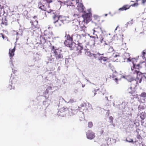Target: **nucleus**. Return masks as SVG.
<instances>
[{
    "instance_id": "nucleus-8",
    "label": "nucleus",
    "mask_w": 146,
    "mask_h": 146,
    "mask_svg": "<svg viewBox=\"0 0 146 146\" xmlns=\"http://www.w3.org/2000/svg\"><path fill=\"white\" fill-rule=\"evenodd\" d=\"M83 34L82 33L81 35L75 33L73 34V41L78 43H79L82 39L81 35L83 36Z\"/></svg>"
},
{
    "instance_id": "nucleus-17",
    "label": "nucleus",
    "mask_w": 146,
    "mask_h": 146,
    "mask_svg": "<svg viewBox=\"0 0 146 146\" xmlns=\"http://www.w3.org/2000/svg\"><path fill=\"white\" fill-rule=\"evenodd\" d=\"M90 37L92 38V39L90 40V41L92 42V44L94 45L96 42V37L94 36H90Z\"/></svg>"
},
{
    "instance_id": "nucleus-35",
    "label": "nucleus",
    "mask_w": 146,
    "mask_h": 146,
    "mask_svg": "<svg viewBox=\"0 0 146 146\" xmlns=\"http://www.w3.org/2000/svg\"><path fill=\"white\" fill-rule=\"evenodd\" d=\"M145 62L144 63H143V66L144 67L145 66V67H146V62Z\"/></svg>"
},
{
    "instance_id": "nucleus-24",
    "label": "nucleus",
    "mask_w": 146,
    "mask_h": 146,
    "mask_svg": "<svg viewBox=\"0 0 146 146\" xmlns=\"http://www.w3.org/2000/svg\"><path fill=\"white\" fill-rule=\"evenodd\" d=\"M91 14L90 13H86L84 15V17L85 18L88 19L91 16Z\"/></svg>"
},
{
    "instance_id": "nucleus-31",
    "label": "nucleus",
    "mask_w": 146,
    "mask_h": 146,
    "mask_svg": "<svg viewBox=\"0 0 146 146\" xmlns=\"http://www.w3.org/2000/svg\"><path fill=\"white\" fill-rule=\"evenodd\" d=\"M94 18V19H98L99 18V17L97 16H96V15H94V17H93Z\"/></svg>"
},
{
    "instance_id": "nucleus-38",
    "label": "nucleus",
    "mask_w": 146,
    "mask_h": 146,
    "mask_svg": "<svg viewBox=\"0 0 146 146\" xmlns=\"http://www.w3.org/2000/svg\"><path fill=\"white\" fill-rule=\"evenodd\" d=\"M52 89V88L50 86H48V89L49 90H51Z\"/></svg>"
},
{
    "instance_id": "nucleus-23",
    "label": "nucleus",
    "mask_w": 146,
    "mask_h": 146,
    "mask_svg": "<svg viewBox=\"0 0 146 146\" xmlns=\"http://www.w3.org/2000/svg\"><path fill=\"white\" fill-rule=\"evenodd\" d=\"M77 4V7L78 8V9H83V5L82 3H81L80 2L78 3Z\"/></svg>"
},
{
    "instance_id": "nucleus-50",
    "label": "nucleus",
    "mask_w": 146,
    "mask_h": 146,
    "mask_svg": "<svg viewBox=\"0 0 146 146\" xmlns=\"http://www.w3.org/2000/svg\"><path fill=\"white\" fill-rule=\"evenodd\" d=\"M33 31H35V30H33Z\"/></svg>"
},
{
    "instance_id": "nucleus-2",
    "label": "nucleus",
    "mask_w": 146,
    "mask_h": 146,
    "mask_svg": "<svg viewBox=\"0 0 146 146\" xmlns=\"http://www.w3.org/2000/svg\"><path fill=\"white\" fill-rule=\"evenodd\" d=\"M127 60L129 62H131L133 64V67L131 68L132 71H133L134 69L135 70V71L136 73L138 75V74H140L141 73L140 72L139 70L141 69L143 66V63L144 62H141L138 64H136V63L137 62V60L135 58H132L131 59L130 58L128 59Z\"/></svg>"
},
{
    "instance_id": "nucleus-4",
    "label": "nucleus",
    "mask_w": 146,
    "mask_h": 146,
    "mask_svg": "<svg viewBox=\"0 0 146 146\" xmlns=\"http://www.w3.org/2000/svg\"><path fill=\"white\" fill-rule=\"evenodd\" d=\"M50 48L52 53L56 58V59L60 60L63 58V56L62 53V50L60 48H57L53 46H51Z\"/></svg>"
},
{
    "instance_id": "nucleus-28",
    "label": "nucleus",
    "mask_w": 146,
    "mask_h": 146,
    "mask_svg": "<svg viewBox=\"0 0 146 146\" xmlns=\"http://www.w3.org/2000/svg\"><path fill=\"white\" fill-rule=\"evenodd\" d=\"M140 96L143 97H146V93L145 92L142 93Z\"/></svg>"
},
{
    "instance_id": "nucleus-40",
    "label": "nucleus",
    "mask_w": 146,
    "mask_h": 146,
    "mask_svg": "<svg viewBox=\"0 0 146 146\" xmlns=\"http://www.w3.org/2000/svg\"><path fill=\"white\" fill-rule=\"evenodd\" d=\"M142 77H141V78L139 80V83H140L141 82V80H142Z\"/></svg>"
},
{
    "instance_id": "nucleus-16",
    "label": "nucleus",
    "mask_w": 146,
    "mask_h": 146,
    "mask_svg": "<svg viewBox=\"0 0 146 146\" xmlns=\"http://www.w3.org/2000/svg\"><path fill=\"white\" fill-rule=\"evenodd\" d=\"M15 47L11 49H9V57H11V58L12 57H13L14 55V52L15 51Z\"/></svg>"
},
{
    "instance_id": "nucleus-42",
    "label": "nucleus",
    "mask_w": 146,
    "mask_h": 146,
    "mask_svg": "<svg viewBox=\"0 0 146 146\" xmlns=\"http://www.w3.org/2000/svg\"><path fill=\"white\" fill-rule=\"evenodd\" d=\"M140 130V129H136V131H139Z\"/></svg>"
},
{
    "instance_id": "nucleus-26",
    "label": "nucleus",
    "mask_w": 146,
    "mask_h": 146,
    "mask_svg": "<svg viewBox=\"0 0 146 146\" xmlns=\"http://www.w3.org/2000/svg\"><path fill=\"white\" fill-rule=\"evenodd\" d=\"M109 122L112 123L113 119V117L111 116H110L109 117Z\"/></svg>"
},
{
    "instance_id": "nucleus-49",
    "label": "nucleus",
    "mask_w": 146,
    "mask_h": 146,
    "mask_svg": "<svg viewBox=\"0 0 146 146\" xmlns=\"http://www.w3.org/2000/svg\"><path fill=\"white\" fill-rule=\"evenodd\" d=\"M107 15V14H106V15H105V16H106Z\"/></svg>"
},
{
    "instance_id": "nucleus-39",
    "label": "nucleus",
    "mask_w": 146,
    "mask_h": 146,
    "mask_svg": "<svg viewBox=\"0 0 146 146\" xmlns=\"http://www.w3.org/2000/svg\"><path fill=\"white\" fill-rule=\"evenodd\" d=\"M141 125H143V124L144 123V121H143V120H142L141 121Z\"/></svg>"
},
{
    "instance_id": "nucleus-19",
    "label": "nucleus",
    "mask_w": 146,
    "mask_h": 146,
    "mask_svg": "<svg viewBox=\"0 0 146 146\" xmlns=\"http://www.w3.org/2000/svg\"><path fill=\"white\" fill-rule=\"evenodd\" d=\"M79 28H78L77 31L78 32H80L81 31V32H84L85 29L86 28L84 26L83 27H79Z\"/></svg>"
},
{
    "instance_id": "nucleus-3",
    "label": "nucleus",
    "mask_w": 146,
    "mask_h": 146,
    "mask_svg": "<svg viewBox=\"0 0 146 146\" xmlns=\"http://www.w3.org/2000/svg\"><path fill=\"white\" fill-rule=\"evenodd\" d=\"M77 110L68 109L67 108H62L61 111L58 112V113L60 115L64 116L67 114L70 115H73L76 114L78 112Z\"/></svg>"
},
{
    "instance_id": "nucleus-14",
    "label": "nucleus",
    "mask_w": 146,
    "mask_h": 146,
    "mask_svg": "<svg viewBox=\"0 0 146 146\" xmlns=\"http://www.w3.org/2000/svg\"><path fill=\"white\" fill-rule=\"evenodd\" d=\"M93 31L94 32H97L98 33H103L102 27L100 26H97L94 28Z\"/></svg>"
},
{
    "instance_id": "nucleus-29",
    "label": "nucleus",
    "mask_w": 146,
    "mask_h": 146,
    "mask_svg": "<svg viewBox=\"0 0 146 146\" xmlns=\"http://www.w3.org/2000/svg\"><path fill=\"white\" fill-rule=\"evenodd\" d=\"M136 137L137 138L139 139H142V137L139 134H137Z\"/></svg>"
},
{
    "instance_id": "nucleus-6",
    "label": "nucleus",
    "mask_w": 146,
    "mask_h": 146,
    "mask_svg": "<svg viewBox=\"0 0 146 146\" xmlns=\"http://www.w3.org/2000/svg\"><path fill=\"white\" fill-rule=\"evenodd\" d=\"M64 44L67 47H69L71 50L74 49L75 46V43L73 41L67 39L65 40L64 42Z\"/></svg>"
},
{
    "instance_id": "nucleus-22",
    "label": "nucleus",
    "mask_w": 146,
    "mask_h": 146,
    "mask_svg": "<svg viewBox=\"0 0 146 146\" xmlns=\"http://www.w3.org/2000/svg\"><path fill=\"white\" fill-rule=\"evenodd\" d=\"M1 24L5 26H6L7 25V21L6 18L2 19Z\"/></svg>"
},
{
    "instance_id": "nucleus-44",
    "label": "nucleus",
    "mask_w": 146,
    "mask_h": 146,
    "mask_svg": "<svg viewBox=\"0 0 146 146\" xmlns=\"http://www.w3.org/2000/svg\"><path fill=\"white\" fill-rule=\"evenodd\" d=\"M137 133V134H139V131H136Z\"/></svg>"
},
{
    "instance_id": "nucleus-18",
    "label": "nucleus",
    "mask_w": 146,
    "mask_h": 146,
    "mask_svg": "<svg viewBox=\"0 0 146 146\" xmlns=\"http://www.w3.org/2000/svg\"><path fill=\"white\" fill-rule=\"evenodd\" d=\"M140 117L141 119L143 120L146 117V114L145 113L142 112L141 113Z\"/></svg>"
},
{
    "instance_id": "nucleus-25",
    "label": "nucleus",
    "mask_w": 146,
    "mask_h": 146,
    "mask_svg": "<svg viewBox=\"0 0 146 146\" xmlns=\"http://www.w3.org/2000/svg\"><path fill=\"white\" fill-rule=\"evenodd\" d=\"M126 140L127 142H129V143L133 142V139H132L130 138L129 137H128L126 138Z\"/></svg>"
},
{
    "instance_id": "nucleus-43",
    "label": "nucleus",
    "mask_w": 146,
    "mask_h": 146,
    "mask_svg": "<svg viewBox=\"0 0 146 146\" xmlns=\"http://www.w3.org/2000/svg\"><path fill=\"white\" fill-rule=\"evenodd\" d=\"M117 56H118V55H115V56H114V57H117Z\"/></svg>"
},
{
    "instance_id": "nucleus-47",
    "label": "nucleus",
    "mask_w": 146,
    "mask_h": 146,
    "mask_svg": "<svg viewBox=\"0 0 146 146\" xmlns=\"http://www.w3.org/2000/svg\"><path fill=\"white\" fill-rule=\"evenodd\" d=\"M106 97V98H107V100H108V97Z\"/></svg>"
},
{
    "instance_id": "nucleus-5",
    "label": "nucleus",
    "mask_w": 146,
    "mask_h": 146,
    "mask_svg": "<svg viewBox=\"0 0 146 146\" xmlns=\"http://www.w3.org/2000/svg\"><path fill=\"white\" fill-rule=\"evenodd\" d=\"M43 37L42 39L44 40L43 43L46 42V41L50 42V40L52 38V33L48 31H45L42 35Z\"/></svg>"
},
{
    "instance_id": "nucleus-45",
    "label": "nucleus",
    "mask_w": 146,
    "mask_h": 146,
    "mask_svg": "<svg viewBox=\"0 0 146 146\" xmlns=\"http://www.w3.org/2000/svg\"><path fill=\"white\" fill-rule=\"evenodd\" d=\"M44 13L45 15V17H46L47 16H46V13L45 12Z\"/></svg>"
},
{
    "instance_id": "nucleus-15",
    "label": "nucleus",
    "mask_w": 146,
    "mask_h": 146,
    "mask_svg": "<svg viewBox=\"0 0 146 146\" xmlns=\"http://www.w3.org/2000/svg\"><path fill=\"white\" fill-rule=\"evenodd\" d=\"M73 34L72 35H70L69 34H66L65 36V37L66 38V39L71 40L72 41H73Z\"/></svg>"
},
{
    "instance_id": "nucleus-1",
    "label": "nucleus",
    "mask_w": 146,
    "mask_h": 146,
    "mask_svg": "<svg viewBox=\"0 0 146 146\" xmlns=\"http://www.w3.org/2000/svg\"><path fill=\"white\" fill-rule=\"evenodd\" d=\"M53 14H54L53 16V23L55 27H60L68 23V21L65 17L55 14L54 13Z\"/></svg>"
},
{
    "instance_id": "nucleus-33",
    "label": "nucleus",
    "mask_w": 146,
    "mask_h": 146,
    "mask_svg": "<svg viewBox=\"0 0 146 146\" xmlns=\"http://www.w3.org/2000/svg\"><path fill=\"white\" fill-rule=\"evenodd\" d=\"M46 1L47 3H50L52 2V0H46Z\"/></svg>"
},
{
    "instance_id": "nucleus-51",
    "label": "nucleus",
    "mask_w": 146,
    "mask_h": 146,
    "mask_svg": "<svg viewBox=\"0 0 146 146\" xmlns=\"http://www.w3.org/2000/svg\"><path fill=\"white\" fill-rule=\"evenodd\" d=\"M145 23H146V21H145Z\"/></svg>"
},
{
    "instance_id": "nucleus-13",
    "label": "nucleus",
    "mask_w": 146,
    "mask_h": 146,
    "mask_svg": "<svg viewBox=\"0 0 146 146\" xmlns=\"http://www.w3.org/2000/svg\"><path fill=\"white\" fill-rule=\"evenodd\" d=\"M131 6V5H123L122 7L119 8L118 10L120 11H126L129 9Z\"/></svg>"
},
{
    "instance_id": "nucleus-20",
    "label": "nucleus",
    "mask_w": 146,
    "mask_h": 146,
    "mask_svg": "<svg viewBox=\"0 0 146 146\" xmlns=\"http://www.w3.org/2000/svg\"><path fill=\"white\" fill-rule=\"evenodd\" d=\"M110 57L108 58V57H105L102 56L101 57H100L99 58V60H102L104 61H107V60H108L110 58Z\"/></svg>"
},
{
    "instance_id": "nucleus-32",
    "label": "nucleus",
    "mask_w": 146,
    "mask_h": 146,
    "mask_svg": "<svg viewBox=\"0 0 146 146\" xmlns=\"http://www.w3.org/2000/svg\"><path fill=\"white\" fill-rule=\"evenodd\" d=\"M53 11L52 10H50L49 11H47V12L48 13H51L53 12Z\"/></svg>"
},
{
    "instance_id": "nucleus-30",
    "label": "nucleus",
    "mask_w": 146,
    "mask_h": 146,
    "mask_svg": "<svg viewBox=\"0 0 146 146\" xmlns=\"http://www.w3.org/2000/svg\"><path fill=\"white\" fill-rule=\"evenodd\" d=\"M138 5V3H135L133 4H132L131 6H137Z\"/></svg>"
},
{
    "instance_id": "nucleus-21",
    "label": "nucleus",
    "mask_w": 146,
    "mask_h": 146,
    "mask_svg": "<svg viewBox=\"0 0 146 146\" xmlns=\"http://www.w3.org/2000/svg\"><path fill=\"white\" fill-rule=\"evenodd\" d=\"M39 8L41 10L46 11V8L44 7V6L41 3H40L38 5Z\"/></svg>"
},
{
    "instance_id": "nucleus-27",
    "label": "nucleus",
    "mask_w": 146,
    "mask_h": 146,
    "mask_svg": "<svg viewBox=\"0 0 146 146\" xmlns=\"http://www.w3.org/2000/svg\"><path fill=\"white\" fill-rule=\"evenodd\" d=\"M88 126L89 128H92L93 126L92 123L91 121L89 122L88 123Z\"/></svg>"
},
{
    "instance_id": "nucleus-9",
    "label": "nucleus",
    "mask_w": 146,
    "mask_h": 146,
    "mask_svg": "<svg viewBox=\"0 0 146 146\" xmlns=\"http://www.w3.org/2000/svg\"><path fill=\"white\" fill-rule=\"evenodd\" d=\"M30 23L31 25V28L33 29H37L39 28L38 25V21L35 18H33L31 20Z\"/></svg>"
},
{
    "instance_id": "nucleus-41",
    "label": "nucleus",
    "mask_w": 146,
    "mask_h": 146,
    "mask_svg": "<svg viewBox=\"0 0 146 146\" xmlns=\"http://www.w3.org/2000/svg\"><path fill=\"white\" fill-rule=\"evenodd\" d=\"M76 4L79 3V0H76Z\"/></svg>"
},
{
    "instance_id": "nucleus-11",
    "label": "nucleus",
    "mask_w": 146,
    "mask_h": 146,
    "mask_svg": "<svg viewBox=\"0 0 146 146\" xmlns=\"http://www.w3.org/2000/svg\"><path fill=\"white\" fill-rule=\"evenodd\" d=\"M104 48L107 51L110 53L113 51V47L110 45L109 44L105 43L104 45Z\"/></svg>"
},
{
    "instance_id": "nucleus-12",
    "label": "nucleus",
    "mask_w": 146,
    "mask_h": 146,
    "mask_svg": "<svg viewBox=\"0 0 146 146\" xmlns=\"http://www.w3.org/2000/svg\"><path fill=\"white\" fill-rule=\"evenodd\" d=\"M83 49V47L82 44L80 43V42L78 43V46L77 47L76 50L78 54H81L82 52V50Z\"/></svg>"
},
{
    "instance_id": "nucleus-34",
    "label": "nucleus",
    "mask_w": 146,
    "mask_h": 146,
    "mask_svg": "<svg viewBox=\"0 0 146 146\" xmlns=\"http://www.w3.org/2000/svg\"><path fill=\"white\" fill-rule=\"evenodd\" d=\"M145 50H144L143 52V54H142V55H143V56H144V55H145L146 54V53L145 52Z\"/></svg>"
},
{
    "instance_id": "nucleus-36",
    "label": "nucleus",
    "mask_w": 146,
    "mask_h": 146,
    "mask_svg": "<svg viewBox=\"0 0 146 146\" xmlns=\"http://www.w3.org/2000/svg\"><path fill=\"white\" fill-rule=\"evenodd\" d=\"M1 35V36L3 38V39H5V37L4 36V35L2 33L0 34Z\"/></svg>"
},
{
    "instance_id": "nucleus-48",
    "label": "nucleus",
    "mask_w": 146,
    "mask_h": 146,
    "mask_svg": "<svg viewBox=\"0 0 146 146\" xmlns=\"http://www.w3.org/2000/svg\"><path fill=\"white\" fill-rule=\"evenodd\" d=\"M103 132H104V131H103V130H102V133H103Z\"/></svg>"
},
{
    "instance_id": "nucleus-10",
    "label": "nucleus",
    "mask_w": 146,
    "mask_h": 146,
    "mask_svg": "<svg viewBox=\"0 0 146 146\" xmlns=\"http://www.w3.org/2000/svg\"><path fill=\"white\" fill-rule=\"evenodd\" d=\"M86 135L87 138L90 140L93 139L95 137V133L91 130L87 131Z\"/></svg>"
},
{
    "instance_id": "nucleus-37",
    "label": "nucleus",
    "mask_w": 146,
    "mask_h": 146,
    "mask_svg": "<svg viewBox=\"0 0 146 146\" xmlns=\"http://www.w3.org/2000/svg\"><path fill=\"white\" fill-rule=\"evenodd\" d=\"M114 80L115 81V82L117 83H118V80L116 78H115L114 79Z\"/></svg>"
},
{
    "instance_id": "nucleus-46",
    "label": "nucleus",
    "mask_w": 146,
    "mask_h": 146,
    "mask_svg": "<svg viewBox=\"0 0 146 146\" xmlns=\"http://www.w3.org/2000/svg\"><path fill=\"white\" fill-rule=\"evenodd\" d=\"M130 89L132 90V87L131 86L130 87Z\"/></svg>"
},
{
    "instance_id": "nucleus-7",
    "label": "nucleus",
    "mask_w": 146,
    "mask_h": 146,
    "mask_svg": "<svg viewBox=\"0 0 146 146\" xmlns=\"http://www.w3.org/2000/svg\"><path fill=\"white\" fill-rule=\"evenodd\" d=\"M87 104L89 105L88 103L86 104L83 102L78 107V110L81 112H86L88 111V106Z\"/></svg>"
}]
</instances>
